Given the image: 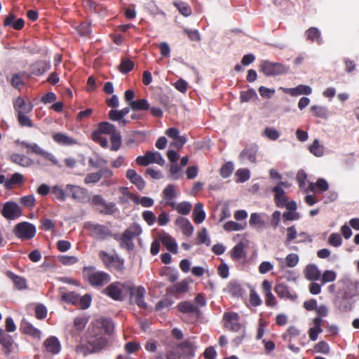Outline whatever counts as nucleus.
<instances>
[{"instance_id": "412c9836", "label": "nucleus", "mask_w": 359, "mask_h": 359, "mask_svg": "<svg viewBox=\"0 0 359 359\" xmlns=\"http://www.w3.org/2000/svg\"><path fill=\"white\" fill-rule=\"evenodd\" d=\"M274 291L281 299H287L292 301L297 299V295L295 293H291L285 283L276 284L274 287Z\"/></svg>"}, {"instance_id": "1a4fd4ad", "label": "nucleus", "mask_w": 359, "mask_h": 359, "mask_svg": "<svg viewBox=\"0 0 359 359\" xmlns=\"http://www.w3.org/2000/svg\"><path fill=\"white\" fill-rule=\"evenodd\" d=\"M136 163L141 166H147L151 163H157L160 165H163L165 160L158 151H148L144 156H137Z\"/></svg>"}, {"instance_id": "bb28decb", "label": "nucleus", "mask_w": 359, "mask_h": 359, "mask_svg": "<svg viewBox=\"0 0 359 359\" xmlns=\"http://www.w3.org/2000/svg\"><path fill=\"white\" fill-rule=\"evenodd\" d=\"M112 237L118 242L119 247L122 249H125L128 252L134 250L135 245L133 241L127 237L126 234H114Z\"/></svg>"}, {"instance_id": "5701e85b", "label": "nucleus", "mask_w": 359, "mask_h": 359, "mask_svg": "<svg viewBox=\"0 0 359 359\" xmlns=\"http://www.w3.org/2000/svg\"><path fill=\"white\" fill-rule=\"evenodd\" d=\"M10 159L13 163L23 168L31 167L34 163V161L31 158L24 154L17 153L11 154Z\"/></svg>"}, {"instance_id": "a211bd4d", "label": "nucleus", "mask_w": 359, "mask_h": 359, "mask_svg": "<svg viewBox=\"0 0 359 359\" xmlns=\"http://www.w3.org/2000/svg\"><path fill=\"white\" fill-rule=\"evenodd\" d=\"M90 325H95L100 328V333H103V330L105 334L111 335L114 329V323L111 319L102 318L96 320L92 322Z\"/></svg>"}, {"instance_id": "393cba45", "label": "nucleus", "mask_w": 359, "mask_h": 359, "mask_svg": "<svg viewBox=\"0 0 359 359\" xmlns=\"http://www.w3.org/2000/svg\"><path fill=\"white\" fill-rule=\"evenodd\" d=\"M6 276L13 281L15 287L18 290L27 289V281L25 278L18 276L11 271H7Z\"/></svg>"}, {"instance_id": "dca6fc26", "label": "nucleus", "mask_w": 359, "mask_h": 359, "mask_svg": "<svg viewBox=\"0 0 359 359\" xmlns=\"http://www.w3.org/2000/svg\"><path fill=\"white\" fill-rule=\"evenodd\" d=\"M284 185L285 182H280L278 185L272 189V191L274 194V202L278 208H283L285 203L288 201L285 191L281 187V186Z\"/></svg>"}, {"instance_id": "72a5a7b5", "label": "nucleus", "mask_w": 359, "mask_h": 359, "mask_svg": "<svg viewBox=\"0 0 359 359\" xmlns=\"http://www.w3.org/2000/svg\"><path fill=\"white\" fill-rule=\"evenodd\" d=\"M176 224L181 228L183 233L189 236L193 233L194 226L191 222L186 218L180 217L175 221Z\"/></svg>"}, {"instance_id": "ddd939ff", "label": "nucleus", "mask_w": 359, "mask_h": 359, "mask_svg": "<svg viewBox=\"0 0 359 359\" xmlns=\"http://www.w3.org/2000/svg\"><path fill=\"white\" fill-rule=\"evenodd\" d=\"M239 316L235 312H226L224 314V327L233 332H238L242 329L239 323Z\"/></svg>"}, {"instance_id": "c03bdc74", "label": "nucleus", "mask_w": 359, "mask_h": 359, "mask_svg": "<svg viewBox=\"0 0 359 359\" xmlns=\"http://www.w3.org/2000/svg\"><path fill=\"white\" fill-rule=\"evenodd\" d=\"M189 283L186 280L174 284L170 289V292L173 294H182L188 292Z\"/></svg>"}, {"instance_id": "052dcab7", "label": "nucleus", "mask_w": 359, "mask_h": 359, "mask_svg": "<svg viewBox=\"0 0 359 359\" xmlns=\"http://www.w3.org/2000/svg\"><path fill=\"white\" fill-rule=\"evenodd\" d=\"M309 151L314 156L320 157L323 155L324 149L318 140H315L309 147Z\"/></svg>"}, {"instance_id": "338daca9", "label": "nucleus", "mask_w": 359, "mask_h": 359, "mask_svg": "<svg viewBox=\"0 0 359 359\" xmlns=\"http://www.w3.org/2000/svg\"><path fill=\"white\" fill-rule=\"evenodd\" d=\"M142 219L149 226H152L156 222V215L150 210H145L142 213Z\"/></svg>"}, {"instance_id": "a19ab883", "label": "nucleus", "mask_w": 359, "mask_h": 359, "mask_svg": "<svg viewBox=\"0 0 359 359\" xmlns=\"http://www.w3.org/2000/svg\"><path fill=\"white\" fill-rule=\"evenodd\" d=\"M192 216L193 220L196 224H201L205 220V213L202 203H198L195 205Z\"/></svg>"}, {"instance_id": "680f3d73", "label": "nucleus", "mask_w": 359, "mask_h": 359, "mask_svg": "<svg viewBox=\"0 0 359 359\" xmlns=\"http://www.w3.org/2000/svg\"><path fill=\"white\" fill-rule=\"evenodd\" d=\"M26 114H22L21 112H20V114H17V118L20 126L22 127L28 128L34 127V123H32V121Z\"/></svg>"}, {"instance_id": "c756f323", "label": "nucleus", "mask_w": 359, "mask_h": 359, "mask_svg": "<svg viewBox=\"0 0 359 359\" xmlns=\"http://www.w3.org/2000/svg\"><path fill=\"white\" fill-rule=\"evenodd\" d=\"M126 177L134 184L138 189L142 190L145 187V182L142 177L135 170L129 169L126 172Z\"/></svg>"}, {"instance_id": "13d9d810", "label": "nucleus", "mask_w": 359, "mask_h": 359, "mask_svg": "<svg viewBox=\"0 0 359 359\" xmlns=\"http://www.w3.org/2000/svg\"><path fill=\"white\" fill-rule=\"evenodd\" d=\"M20 203L25 208L32 209L36 204V199L34 195H27L19 199Z\"/></svg>"}, {"instance_id": "a878e982", "label": "nucleus", "mask_w": 359, "mask_h": 359, "mask_svg": "<svg viewBox=\"0 0 359 359\" xmlns=\"http://www.w3.org/2000/svg\"><path fill=\"white\" fill-rule=\"evenodd\" d=\"M334 306L340 312H348L352 309V304L350 299L343 295L341 297H337L334 300Z\"/></svg>"}, {"instance_id": "20e7f679", "label": "nucleus", "mask_w": 359, "mask_h": 359, "mask_svg": "<svg viewBox=\"0 0 359 359\" xmlns=\"http://www.w3.org/2000/svg\"><path fill=\"white\" fill-rule=\"evenodd\" d=\"M15 142L16 144H20L22 148L27 149V152L28 154L33 153L36 155L41 156L44 159L50 161L53 165H57L58 164L57 159L52 153L44 150L36 143H29L26 141L20 140H16Z\"/></svg>"}, {"instance_id": "bf43d9fd", "label": "nucleus", "mask_w": 359, "mask_h": 359, "mask_svg": "<svg viewBox=\"0 0 359 359\" xmlns=\"http://www.w3.org/2000/svg\"><path fill=\"white\" fill-rule=\"evenodd\" d=\"M299 334V330L294 326H290L287 330L286 332L283 334L284 341L290 343L292 338L295 337Z\"/></svg>"}, {"instance_id": "603ef678", "label": "nucleus", "mask_w": 359, "mask_h": 359, "mask_svg": "<svg viewBox=\"0 0 359 359\" xmlns=\"http://www.w3.org/2000/svg\"><path fill=\"white\" fill-rule=\"evenodd\" d=\"M313 115L317 118L326 119L328 116V110L327 107L318 105H313L311 107Z\"/></svg>"}, {"instance_id": "5fc2aeb1", "label": "nucleus", "mask_w": 359, "mask_h": 359, "mask_svg": "<svg viewBox=\"0 0 359 359\" xmlns=\"http://www.w3.org/2000/svg\"><path fill=\"white\" fill-rule=\"evenodd\" d=\"M61 299L67 304H77L79 299V295L74 292H65L62 294Z\"/></svg>"}, {"instance_id": "f03ea898", "label": "nucleus", "mask_w": 359, "mask_h": 359, "mask_svg": "<svg viewBox=\"0 0 359 359\" xmlns=\"http://www.w3.org/2000/svg\"><path fill=\"white\" fill-rule=\"evenodd\" d=\"M84 280L95 288H102L111 280V276L103 271H97L93 266H84L82 270Z\"/></svg>"}, {"instance_id": "4d7b16f0", "label": "nucleus", "mask_w": 359, "mask_h": 359, "mask_svg": "<svg viewBox=\"0 0 359 359\" xmlns=\"http://www.w3.org/2000/svg\"><path fill=\"white\" fill-rule=\"evenodd\" d=\"M173 4L177 8L179 12L184 16L187 17L191 14V8L187 3L183 1H175Z\"/></svg>"}, {"instance_id": "3c124183", "label": "nucleus", "mask_w": 359, "mask_h": 359, "mask_svg": "<svg viewBox=\"0 0 359 359\" xmlns=\"http://www.w3.org/2000/svg\"><path fill=\"white\" fill-rule=\"evenodd\" d=\"M98 130L100 133L111 135L118 131L116 127L109 122H101L98 124Z\"/></svg>"}, {"instance_id": "f3484780", "label": "nucleus", "mask_w": 359, "mask_h": 359, "mask_svg": "<svg viewBox=\"0 0 359 359\" xmlns=\"http://www.w3.org/2000/svg\"><path fill=\"white\" fill-rule=\"evenodd\" d=\"M20 330L22 334L31 336L32 337L38 339L39 340L41 338V332L34 327L32 323L25 319H23L21 321Z\"/></svg>"}, {"instance_id": "e2e57ef3", "label": "nucleus", "mask_w": 359, "mask_h": 359, "mask_svg": "<svg viewBox=\"0 0 359 359\" xmlns=\"http://www.w3.org/2000/svg\"><path fill=\"white\" fill-rule=\"evenodd\" d=\"M236 176L238 177L237 182H245L250 177V170L246 168H240L236 172Z\"/></svg>"}, {"instance_id": "79ce46f5", "label": "nucleus", "mask_w": 359, "mask_h": 359, "mask_svg": "<svg viewBox=\"0 0 359 359\" xmlns=\"http://www.w3.org/2000/svg\"><path fill=\"white\" fill-rule=\"evenodd\" d=\"M305 36L308 41L311 42L316 41L318 44H321L322 39L320 30L316 27H310L305 32Z\"/></svg>"}, {"instance_id": "c85d7f7f", "label": "nucleus", "mask_w": 359, "mask_h": 359, "mask_svg": "<svg viewBox=\"0 0 359 359\" xmlns=\"http://www.w3.org/2000/svg\"><path fill=\"white\" fill-rule=\"evenodd\" d=\"M52 138L55 142L62 146H72L77 144L76 140L62 133L53 134Z\"/></svg>"}, {"instance_id": "774afa93", "label": "nucleus", "mask_w": 359, "mask_h": 359, "mask_svg": "<svg viewBox=\"0 0 359 359\" xmlns=\"http://www.w3.org/2000/svg\"><path fill=\"white\" fill-rule=\"evenodd\" d=\"M263 135L270 140H276L280 137V133L274 128L267 127L263 132Z\"/></svg>"}, {"instance_id": "7ed1b4c3", "label": "nucleus", "mask_w": 359, "mask_h": 359, "mask_svg": "<svg viewBox=\"0 0 359 359\" xmlns=\"http://www.w3.org/2000/svg\"><path fill=\"white\" fill-rule=\"evenodd\" d=\"M99 257L104 263L105 267L111 271H116L123 273L124 266V259L121 258L118 255H111L105 251H100L99 253Z\"/></svg>"}, {"instance_id": "f257e3e1", "label": "nucleus", "mask_w": 359, "mask_h": 359, "mask_svg": "<svg viewBox=\"0 0 359 359\" xmlns=\"http://www.w3.org/2000/svg\"><path fill=\"white\" fill-rule=\"evenodd\" d=\"M109 339L95 325H89L82 336L74 351L77 355L86 357L89 355L101 353L109 346Z\"/></svg>"}, {"instance_id": "ea45409f", "label": "nucleus", "mask_w": 359, "mask_h": 359, "mask_svg": "<svg viewBox=\"0 0 359 359\" xmlns=\"http://www.w3.org/2000/svg\"><path fill=\"white\" fill-rule=\"evenodd\" d=\"M305 277L309 280H317L320 278L321 273L314 264H309L305 269Z\"/></svg>"}, {"instance_id": "c9c22d12", "label": "nucleus", "mask_w": 359, "mask_h": 359, "mask_svg": "<svg viewBox=\"0 0 359 359\" xmlns=\"http://www.w3.org/2000/svg\"><path fill=\"white\" fill-rule=\"evenodd\" d=\"M245 245L243 242H238L231 250V257L233 260H240L243 258H245L246 253L244 250Z\"/></svg>"}, {"instance_id": "f8f14e48", "label": "nucleus", "mask_w": 359, "mask_h": 359, "mask_svg": "<svg viewBox=\"0 0 359 359\" xmlns=\"http://www.w3.org/2000/svg\"><path fill=\"white\" fill-rule=\"evenodd\" d=\"M66 191L69 192L72 199L79 203H85L89 199L88 190L83 187L67 184Z\"/></svg>"}, {"instance_id": "de8ad7c7", "label": "nucleus", "mask_w": 359, "mask_h": 359, "mask_svg": "<svg viewBox=\"0 0 359 359\" xmlns=\"http://www.w3.org/2000/svg\"><path fill=\"white\" fill-rule=\"evenodd\" d=\"M130 107L133 111H144L150 108V104L146 99H139L133 102H131L130 103Z\"/></svg>"}, {"instance_id": "4c0bfd02", "label": "nucleus", "mask_w": 359, "mask_h": 359, "mask_svg": "<svg viewBox=\"0 0 359 359\" xmlns=\"http://www.w3.org/2000/svg\"><path fill=\"white\" fill-rule=\"evenodd\" d=\"M177 193L173 184H168L163 191V197L166 201L165 205L169 206V203L174 202L173 199L177 198Z\"/></svg>"}, {"instance_id": "a18cd8bd", "label": "nucleus", "mask_w": 359, "mask_h": 359, "mask_svg": "<svg viewBox=\"0 0 359 359\" xmlns=\"http://www.w3.org/2000/svg\"><path fill=\"white\" fill-rule=\"evenodd\" d=\"M24 181V176L18 172L14 173L11 179L4 182V187L6 189H11L14 185L21 184Z\"/></svg>"}, {"instance_id": "49530a36", "label": "nucleus", "mask_w": 359, "mask_h": 359, "mask_svg": "<svg viewBox=\"0 0 359 359\" xmlns=\"http://www.w3.org/2000/svg\"><path fill=\"white\" fill-rule=\"evenodd\" d=\"M51 194L53 195V200H57L60 202H64L66 200L65 190L60 185L53 186L51 187Z\"/></svg>"}, {"instance_id": "8fccbe9b", "label": "nucleus", "mask_w": 359, "mask_h": 359, "mask_svg": "<svg viewBox=\"0 0 359 359\" xmlns=\"http://www.w3.org/2000/svg\"><path fill=\"white\" fill-rule=\"evenodd\" d=\"M111 151H118L122 144V139L120 132L116 131L110 135Z\"/></svg>"}, {"instance_id": "0eeeda50", "label": "nucleus", "mask_w": 359, "mask_h": 359, "mask_svg": "<svg viewBox=\"0 0 359 359\" xmlns=\"http://www.w3.org/2000/svg\"><path fill=\"white\" fill-rule=\"evenodd\" d=\"M288 68L284 65L278 62H271L268 60H264L260 65V71L266 76H276L285 74Z\"/></svg>"}, {"instance_id": "aec40b11", "label": "nucleus", "mask_w": 359, "mask_h": 359, "mask_svg": "<svg viewBox=\"0 0 359 359\" xmlns=\"http://www.w3.org/2000/svg\"><path fill=\"white\" fill-rule=\"evenodd\" d=\"M159 241L169 252L177 254L178 248L175 240L167 233L159 235Z\"/></svg>"}, {"instance_id": "e433bc0d", "label": "nucleus", "mask_w": 359, "mask_h": 359, "mask_svg": "<svg viewBox=\"0 0 359 359\" xmlns=\"http://www.w3.org/2000/svg\"><path fill=\"white\" fill-rule=\"evenodd\" d=\"M142 233V229L141 226L137 223H133L122 233L126 234L127 237L133 241V239L140 236Z\"/></svg>"}, {"instance_id": "b1692460", "label": "nucleus", "mask_w": 359, "mask_h": 359, "mask_svg": "<svg viewBox=\"0 0 359 359\" xmlns=\"http://www.w3.org/2000/svg\"><path fill=\"white\" fill-rule=\"evenodd\" d=\"M324 320L320 318H314L312 320L313 327L309 330V339L314 341L317 340L318 334L323 332L322 326Z\"/></svg>"}, {"instance_id": "37998d69", "label": "nucleus", "mask_w": 359, "mask_h": 359, "mask_svg": "<svg viewBox=\"0 0 359 359\" xmlns=\"http://www.w3.org/2000/svg\"><path fill=\"white\" fill-rule=\"evenodd\" d=\"M329 184L327 181L323 178H320L316 183L311 182L307 188V191L316 192V189L320 191H325L328 189Z\"/></svg>"}, {"instance_id": "69168bd1", "label": "nucleus", "mask_w": 359, "mask_h": 359, "mask_svg": "<svg viewBox=\"0 0 359 359\" xmlns=\"http://www.w3.org/2000/svg\"><path fill=\"white\" fill-rule=\"evenodd\" d=\"M257 97V93L254 89H249L245 91H241L240 94V100L241 102H247Z\"/></svg>"}, {"instance_id": "2f4dec72", "label": "nucleus", "mask_w": 359, "mask_h": 359, "mask_svg": "<svg viewBox=\"0 0 359 359\" xmlns=\"http://www.w3.org/2000/svg\"><path fill=\"white\" fill-rule=\"evenodd\" d=\"M286 93L290 94L291 96H298L300 95H309L311 94L312 89L310 86L306 85H299L295 88H286L285 90Z\"/></svg>"}, {"instance_id": "473e14b6", "label": "nucleus", "mask_w": 359, "mask_h": 359, "mask_svg": "<svg viewBox=\"0 0 359 359\" xmlns=\"http://www.w3.org/2000/svg\"><path fill=\"white\" fill-rule=\"evenodd\" d=\"M169 206L172 208V209L177 210L179 214L182 215H187L189 214L192 205L188 201H183L180 203H177L175 202L169 203Z\"/></svg>"}, {"instance_id": "4be33fe9", "label": "nucleus", "mask_w": 359, "mask_h": 359, "mask_svg": "<svg viewBox=\"0 0 359 359\" xmlns=\"http://www.w3.org/2000/svg\"><path fill=\"white\" fill-rule=\"evenodd\" d=\"M50 68V65L46 60H39L31 65L30 74L35 76H40L44 74Z\"/></svg>"}, {"instance_id": "7c9ffc66", "label": "nucleus", "mask_w": 359, "mask_h": 359, "mask_svg": "<svg viewBox=\"0 0 359 359\" xmlns=\"http://www.w3.org/2000/svg\"><path fill=\"white\" fill-rule=\"evenodd\" d=\"M87 323L88 318L84 316L75 318L73 328L70 332L72 337H74L82 332L85 329Z\"/></svg>"}, {"instance_id": "f704fd0d", "label": "nucleus", "mask_w": 359, "mask_h": 359, "mask_svg": "<svg viewBox=\"0 0 359 359\" xmlns=\"http://www.w3.org/2000/svg\"><path fill=\"white\" fill-rule=\"evenodd\" d=\"M257 152V149L255 147H247L241 152L239 158L242 161L248 160L250 163H255Z\"/></svg>"}, {"instance_id": "09e8293b", "label": "nucleus", "mask_w": 359, "mask_h": 359, "mask_svg": "<svg viewBox=\"0 0 359 359\" xmlns=\"http://www.w3.org/2000/svg\"><path fill=\"white\" fill-rule=\"evenodd\" d=\"M246 226L247 222L245 221L243 223L229 221L224 224L223 228L226 231H233L243 230Z\"/></svg>"}, {"instance_id": "4468645a", "label": "nucleus", "mask_w": 359, "mask_h": 359, "mask_svg": "<svg viewBox=\"0 0 359 359\" xmlns=\"http://www.w3.org/2000/svg\"><path fill=\"white\" fill-rule=\"evenodd\" d=\"M262 289L265 298V304L268 307H275L277 304V301L276 297L271 292V283L268 280H264L262 283Z\"/></svg>"}, {"instance_id": "6e6552de", "label": "nucleus", "mask_w": 359, "mask_h": 359, "mask_svg": "<svg viewBox=\"0 0 359 359\" xmlns=\"http://www.w3.org/2000/svg\"><path fill=\"white\" fill-rule=\"evenodd\" d=\"M126 292L130 294L131 299L141 309H147V305L144 302L146 290L144 287H135L133 283L128 282Z\"/></svg>"}, {"instance_id": "6ab92c4d", "label": "nucleus", "mask_w": 359, "mask_h": 359, "mask_svg": "<svg viewBox=\"0 0 359 359\" xmlns=\"http://www.w3.org/2000/svg\"><path fill=\"white\" fill-rule=\"evenodd\" d=\"M43 346L48 353L53 355L59 353L61 350V344L59 339L55 336L48 337L43 341Z\"/></svg>"}, {"instance_id": "864d4df0", "label": "nucleus", "mask_w": 359, "mask_h": 359, "mask_svg": "<svg viewBox=\"0 0 359 359\" xmlns=\"http://www.w3.org/2000/svg\"><path fill=\"white\" fill-rule=\"evenodd\" d=\"M178 348L184 351V353L189 357H192L194 355V344L189 341L185 340L178 345Z\"/></svg>"}, {"instance_id": "58836bf2", "label": "nucleus", "mask_w": 359, "mask_h": 359, "mask_svg": "<svg viewBox=\"0 0 359 359\" xmlns=\"http://www.w3.org/2000/svg\"><path fill=\"white\" fill-rule=\"evenodd\" d=\"M179 311L184 313H195L199 312L197 306H195L189 301H184L179 303L177 306Z\"/></svg>"}, {"instance_id": "cd10ccee", "label": "nucleus", "mask_w": 359, "mask_h": 359, "mask_svg": "<svg viewBox=\"0 0 359 359\" xmlns=\"http://www.w3.org/2000/svg\"><path fill=\"white\" fill-rule=\"evenodd\" d=\"M13 108L17 114H20V112L24 114L31 112L33 106L30 102L26 103L23 98L18 97L13 102Z\"/></svg>"}, {"instance_id": "39448f33", "label": "nucleus", "mask_w": 359, "mask_h": 359, "mask_svg": "<svg viewBox=\"0 0 359 359\" xmlns=\"http://www.w3.org/2000/svg\"><path fill=\"white\" fill-rule=\"evenodd\" d=\"M84 227L89 231V235L97 240L103 241L114 235L108 226L97 223L87 222Z\"/></svg>"}, {"instance_id": "9d476101", "label": "nucleus", "mask_w": 359, "mask_h": 359, "mask_svg": "<svg viewBox=\"0 0 359 359\" xmlns=\"http://www.w3.org/2000/svg\"><path fill=\"white\" fill-rule=\"evenodd\" d=\"M14 233L18 238L24 240H29L34 237L36 228L33 224L29 222H21L15 226Z\"/></svg>"}, {"instance_id": "0e129e2a", "label": "nucleus", "mask_w": 359, "mask_h": 359, "mask_svg": "<svg viewBox=\"0 0 359 359\" xmlns=\"http://www.w3.org/2000/svg\"><path fill=\"white\" fill-rule=\"evenodd\" d=\"M77 31L79 34L82 36H89L91 32L90 23L87 21L81 22L77 27Z\"/></svg>"}, {"instance_id": "423d86ee", "label": "nucleus", "mask_w": 359, "mask_h": 359, "mask_svg": "<svg viewBox=\"0 0 359 359\" xmlns=\"http://www.w3.org/2000/svg\"><path fill=\"white\" fill-rule=\"evenodd\" d=\"M128 282L115 281L106 287L102 293L115 301H123L126 292Z\"/></svg>"}, {"instance_id": "2eb2a0df", "label": "nucleus", "mask_w": 359, "mask_h": 359, "mask_svg": "<svg viewBox=\"0 0 359 359\" xmlns=\"http://www.w3.org/2000/svg\"><path fill=\"white\" fill-rule=\"evenodd\" d=\"M14 344L13 337L0 327V344L6 355L8 356L12 353Z\"/></svg>"}, {"instance_id": "9b49d317", "label": "nucleus", "mask_w": 359, "mask_h": 359, "mask_svg": "<svg viewBox=\"0 0 359 359\" xmlns=\"http://www.w3.org/2000/svg\"><path fill=\"white\" fill-rule=\"evenodd\" d=\"M1 215L6 219L14 220L22 215V210L17 203L7 201L3 205Z\"/></svg>"}, {"instance_id": "6e6d98bb", "label": "nucleus", "mask_w": 359, "mask_h": 359, "mask_svg": "<svg viewBox=\"0 0 359 359\" xmlns=\"http://www.w3.org/2000/svg\"><path fill=\"white\" fill-rule=\"evenodd\" d=\"M134 65V62L131 60L124 57L119 65V71L121 73L126 74L133 69Z\"/></svg>"}]
</instances>
